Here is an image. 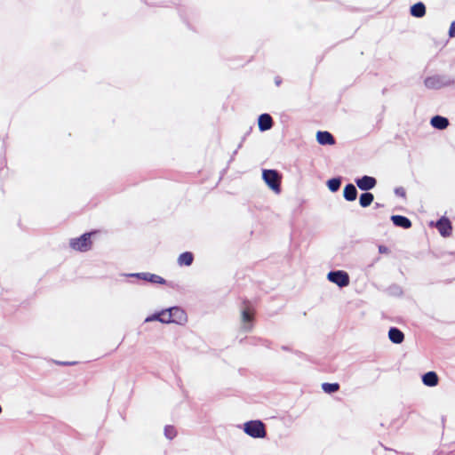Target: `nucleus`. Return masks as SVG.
Segmentation results:
<instances>
[{
  "label": "nucleus",
  "instance_id": "obj_6",
  "mask_svg": "<svg viewBox=\"0 0 455 455\" xmlns=\"http://www.w3.org/2000/svg\"><path fill=\"white\" fill-rule=\"evenodd\" d=\"M166 321L167 323H175L179 325H183L188 321L187 313L178 306L171 307L166 308Z\"/></svg>",
  "mask_w": 455,
  "mask_h": 455
},
{
  "label": "nucleus",
  "instance_id": "obj_3",
  "mask_svg": "<svg viewBox=\"0 0 455 455\" xmlns=\"http://www.w3.org/2000/svg\"><path fill=\"white\" fill-rule=\"evenodd\" d=\"M243 430L247 435L254 439L265 438L267 435L266 425L260 419H251L244 422Z\"/></svg>",
  "mask_w": 455,
  "mask_h": 455
},
{
  "label": "nucleus",
  "instance_id": "obj_17",
  "mask_svg": "<svg viewBox=\"0 0 455 455\" xmlns=\"http://www.w3.org/2000/svg\"><path fill=\"white\" fill-rule=\"evenodd\" d=\"M388 339L394 344L399 345L404 340V333L395 326H392L388 330Z\"/></svg>",
  "mask_w": 455,
  "mask_h": 455
},
{
  "label": "nucleus",
  "instance_id": "obj_34",
  "mask_svg": "<svg viewBox=\"0 0 455 455\" xmlns=\"http://www.w3.org/2000/svg\"><path fill=\"white\" fill-rule=\"evenodd\" d=\"M282 349L284 350V351H291V348L288 347V346H282Z\"/></svg>",
  "mask_w": 455,
  "mask_h": 455
},
{
  "label": "nucleus",
  "instance_id": "obj_30",
  "mask_svg": "<svg viewBox=\"0 0 455 455\" xmlns=\"http://www.w3.org/2000/svg\"><path fill=\"white\" fill-rule=\"evenodd\" d=\"M251 130H252V127H250L249 131L243 137L242 141L239 143L237 148L234 151V153H233L234 155H235L237 153L238 149L242 148L243 142L245 140L246 136L251 132Z\"/></svg>",
  "mask_w": 455,
  "mask_h": 455
},
{
  "label": "nucleus",
  "instance_id": "obj_21",
  "mask_svg": "<svg viewBox=\"0 0 455 455\" xmlns=\"http://www.w3.org/2000/svg\"><path fill=\"white\" fill-rule=\"evenodd\" d=\"M374 201V196L371 192H363L359 196V204L362 208L369 207Z\"/></svg>",
  "mask_w": 455,
  "mask_h": 455
},
{
  "label": "nucleus",
  "instance_id": "obj_7",
  "mask_svg": "<svg viewBox=\"0 0 455 455\" xmlns=\"http://www.w3.org/2000/svg\"><path fill=\"white\" fill-rule=\"evenodd\" d=\"M123 275L126 277L136 278L137 280L148 282L152 284H167V280H165L164 277L149 272L128 273L123 274Z\"/></svg>",
  "mask_w": 455,
  "mask_h": 455
},
{
  "label": "nucleus",
  "instance_id": "obj_4",
  "mask_svg": "<svg viewBox=\"0 0 455 455\" xmlns=\"http://www.w3.org/2000/svg\"><path fill=\"white\" fill-rule=\"evenodd\" d=\"M254 313V308L252 304L247 299L243 300V307L241 308V320L243 323L242 331L244 332H249L252 330L254 324V318L252 314Z\"/></svg>",
  "mask_w": 455,
  "mask_h": 455
},
{
  "label": "nucleus",
  "instance_id": "obj_2",
  "mask_svg": "<svg viewBox=\"0 0 455 455\" xmlns=\"http://www.w3.org/2000/svg\"><path fill=\"white\" fill-rule=\"evenodd\" d=\"M262 180L269 189L274 191L275 194L281 193L282 173L279 171L275 169H263Z\"/></svg>",
  "mask_w": 455,
  "mask_h": 455
},
{
  "label": "nucleus",
  "instance_id": "obj_5",
  "mask_svg": "<svg viewBox=\"0 0 455 455\" xmlns=\"http://www.w3.org/2000/svg\"><path fill=\"white\" fill-rule=\"evenodd\" d=\"M96 234L95 230H92L90 232H85L82 234L80 236L70 239L69 246L81 252H85L91 250L92 242V235Z\"/></svg>",
  "mask_w": 455,
  "mask_h": 455
},
{
  "label": "nucleus",
  "instance_id": "obj_13",
  "mask_svg": "<svg viewBox=\"0 0 455 455\" xmlns=\"http://www.w3.org/2000/svg\"><path fill=\"white\" fill-rule=\"evenodd\" d=\"M390 220L392 221L393 225L396 228H401L403 229H409L412 226L411 220L403 215L399 214H394L391 215Z\"/></svg>",
  "mask_w": 455,
  "mask_h": 455
},
{
  "label": "nucleus",
  "instance_id": "obj_16",
  "mask_svg": "<svg viewBox=\"0 0 455 455\" xmlns=\"http://www.w3.org/2000/svg\"><path fill=\"white\" fill-rule=\"evenodd\" d=\"M430 124L435 129L442 131V130L446 129L449 126L450 122L447 117L440 116V115H435L431 117Z\"/></svg>",
  "mask_w": 455,
  "mask_h": 455
},
{
  "label": "nucleus",
  "instance_id": "obj_28",
  "mask_svg": "<svg viewBox=\"0 0 455 455\" xmlns=\"http://www.w3.org/2000/svg\"><path fill=\"white\" fill-rule=\"evenodd\" d=\"M378 250L380 254H386L389 252V248L384 244H379L378 246Z\"/></svg>",
  "mask_w": 455,
  "mask_h": 455
},
{
  "label": "nucleus",
  "instance_id": "obj_27",
  "mask_svg": "<svg viewBox=\"0 0 455 455\" xmlns=\"http://www.w3.org/2000/svg\"><path fill=\"white\" fill-rule=\"evenodd\" d=\"M448 35L451 38L455 37V20L451 23Z\"/></svg>",
  "mask_w": 455,
  "mask_h": 455
},
{
  "label": "nucleus",
  "instance_id": "obj_12",
  "mask_svg": "<svg viewBox=\"0 0 455 455\" xmlns=\"http://www.w3.org/2000/svg\"><path fill=\"white\" fill-rule=\"evenodd\" d=\"M315 139L321 146H333L336 143L334 136L328 131H318Z\"/></svg>",
  "mask_w": 455,
  "mask_h": 455
},
{
  "label": "nucleus",
  "instance_id": "obj_22",
  "mask_svg": "<svg viewBox=\"0 0 455 455\" xmlns=\"http://www.w3.org/2000/svg\"><path fill=\"white\" fill-rule=\"evenodd\" d=\"M342 180L343 178L341 176H336L329 179L326 181L328 189L332 193L338 192L341 186Z\"/></svg>",
  "mask_w": 455,
  "mask_h": 455
},
{
  "label": "nucleus",
  "instance_id": "obj_31",
  "mask_svg": "<svg viewBox=\"0 0 455 455\" xmlns=\"http://www.w3.org/2000/svg\"><path fill=\"white\" fill-rule=\"evenodd\" d=\"M258 340H259L258 344H260L261 346H264L267 347H269V346L271 344V341H269L268 339H258Z\"/></svg>",
  "mask_w": 455,
  "mask_h": 455
},
{
  "label": "nucleus",
  "instance_id": "obj_10",
  "mask_svg": "<svg viewBox=\"0 0 455 455\" xmlns=\"http://www.w3.org/2000/svg\"><path fill=\"white\" fill-rule=\"evenodd\" d=\"M356 187L364 192L373 189L377 185L376 178L369 175H363L355 179Z\"/></svg>",
  "mask_w": 455,
  "mask_h": 455
},
{
  "label": "nucleus",
  "instance_id": "obj_9",
  "mask_svg": "<svg viewBox=\"0 0 455 455\" xmlns=\"http://www.w3.org/2000/svg\"><path fill=\"white\" fill-rule=\"evenodd\" d=\"M430 227H435L441 236L446 238L452 234V223L445 215L440 217L435 222L431 221Z\"/></svg>",
  "mask_w": 455,
  "mask_h": 455
},
{
  "label": "nucleus",
  "instance_id": "obj_33",
  "mask_svg": "<svg viewBox=\"0 0 455 455\" xmlns=\"http://www.w3.org/2000/svg\"><path fill=\"white\" fill-rule=\"evenodd\" d=\"M382 207H384V204H383L375 203V204H374V208H375V209L382 208Z\"/></svg>",
  "mask_w": 455,
  "mask_h": 455
},
{
  "label": "nucleus",
  "instance_id": "obj_25",
  "mask_svg": "<svg viewBox=\"0 0 455 455\" xmlns=\"http://www.w3.org/2000/svg\"><path fill=\"white\" fill-rule=\"evenodd\" d=\"M177 435L175 427L171 425H166L164 427V435L167 439L172 440Z\"/></svg>",
  "mask_w": 455,
  "mask_h": 455
},
{
  "label": "nucleus",
  "instance_id": "obj_20",
  "mask_svg": "<svg viewBox=\"0 0 455 455\" xmlns=\"http://www.w3.org/2000/svg\"><path fill=\"white\" fill-rule=\"evenodd\" d=\"M195 256L191 251H184L178 257V264L180 266L189 267L194 262Z\"/></svg>",
  "mask_w": 455,
  "mask_h": 455
},
{
  "label": "nucleus",
  "instance_id": "obj_14",
  "mask_svg": "<svg viewBox=\"0 0 455 455\" xmlns=\"http://www.w3.org/2000/svg\"><path fill=\"white\" fill-rule=\"evenodd\" d=\"M421 380L425 386L434 387L438 385L439 377L435 371H429L421 375Z\"/></svg>",
  "mask_w": 455,
  "mask_h": 455
},
{
  "label": "nucleus",
  "instance_id": "obj_29",
  "mask_svg": "<svg viewBox=\"0 0 455 455\" xmlns=\"http://www.w3.org/2000/svg\"><path fill=\"white\" fill-rule=\"evenodd\" d=\"M56 364L62 365V366H69V365H75L77 363L76 362H68V361H56Z\"/></svg>",
  "mask_w": 455,
  "mask_h": 455
},
{
  "label": "nucleus",
  "instance_id": "obj_18",
  "mask_svg": "<svg viewBox=\"0 0 455 455\" xmlns=\"http://www.w3.org/2000/svg\"><path fill=\"white\" fill-rule=\"evenodd\" d=\"M426 5L423 2H417L411 5L410 14L415 18H422L426 15Z\"/></svg>",
  "mask_w": 455,
  "mask_h": 455
},
{
  "label": "nucleus",
  "instance_id": "obj_11",
  "mask_svg": "<svg viewBox=\"0 0 455 455\" xmlns=\"http://www.w3.org/2000/svg\"><path fill=\"white\" fill-rule=\"evenodd\" d=\"M274 124L273 117L268 113H262L258 116V127L260 132L271 130Z\"/></svg>",
  "mask_w": 455,
  "mask_h": 455
},
{
  "label": "nucleus",
  "instance_id": "obj_8",
  "mask_svg": "<svg viewBox=\"0 0 455 455\" xmlns=\"http://www.w3.org/2000/svg\"><path fill=\"white\" fill-rule=\"evenodd\" d=\"M327 280L339 288L347 287L350 283L349 275L345 270H331L327 274Z\"/></svg>",
  "mask_w": 455,
  "mask_h": 455
},
{
  "label": "nucleus",
  "instance_id": "obj_32",
  "mask_svg": "<svg viewBox=\"0 0 455 455\" xmlns=\"http://www.w3.org/2000/svg\"><path fill=\"white\" fill-rule=\"evenodd\" d=\"M281 83H282V79H281L279 76H276V77L275 78V85L279 86V85L281 84Z\"/></svg>",
  "mask_w": 455,
  "mask_h": 455
},
{
  "label": "nucleus",
  "instance_id": "obj_26",
  "mask_svg": "<svg viewBox=\"0 0 455 455\" xmlns=\"http://www.w3.org/2000/svg\"><path fill=\"white\" fill-rule=\"evenodd\" d=\"M394 192L397 196H400V197H405V196H406V191L403 187L395 188Z\"/></svg>",
  "mask_w": 455,
  "mask_h": 455
},
{
  "label": "nucleus",
  "instance_id": "obj_19",
  "mask_svg": "<svg viewBox=\"0 0 455 455\" xmlns=\"http://www.w3.org/2000/svg\"><path fill=\"white\" fill-rule=\"evenodd\" d=\"M166 311H167L166 308H164V309H162L160 311L154 312L153 314L148 315L145 318V323L157 321V322H160L162 323H167V321H166V318H167Z\"/></svg>",
  "mask_w": 455,
  "mask_h": 455
},
{
  "label": "nucleus",
  "instance_id": "obj_24",
  "mask_svg": "<svg viewBox=\"0 0 455 455\" xmlns=\"http://www.w3.org/2000/svg\"><path fill=\"white\" fill-rule=\"evenodd\" d=\"M387 292L390 296L402 297L403 290L399 284L393 283L387 289Z\"/></svg>",
  "mask_w": 455,
  "mask_h": 455
},
{
  "label": "nucleus",
  "instance_id": "obj_15",
  "mask_svg": "<svg viewBox=\"0 0 455 455\" xmlns=\"http://www.w3.org/2000/svg\"><path fill=\"white\" fill-rule=\"evenodd\" d=\"M358 196L356 185L353 183H347L343 188V198L347 202H354Z\"/></svg>",
  "mask_w": 455,
  "mask_h": 455
},
{
  "label": "nucleus",
  "instance_id": "obj_1",
  "mask_svg": "<svg viewBox=\"0 0 455 455\" xmlns=\"http://www.w3.org/2000/svg\"><path fill=\"white\" fill-rule=\"evenodd\" d=\"M424 85L429 90H440L444 87L455 88V78L446 74H435L424 79Z\"/></svg>",
  "mask_w": 455,
  "mask_h": 455
},
{
  "label": "nucleus",
  "instance_id": "obj_23",
  "mask_svg": "<svg viewBox=\"0 0 455 455\" xmlns=\"http://www.w3.org/2000/svg\"><path fill=\"white\" fill-rule=\"evenodd\" d=\"M321 387H322L323 391L329 395L339 391V387H340V386L338 382H332V383L323 382Z\"/></svg>",
  "mask_w": 455,
  "mask_h": 455
}]
</instances>
